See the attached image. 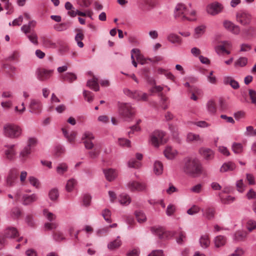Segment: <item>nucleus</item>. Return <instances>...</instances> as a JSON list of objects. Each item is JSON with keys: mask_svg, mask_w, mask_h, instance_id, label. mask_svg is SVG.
I'll list each match as a JSON object with an SVG mask.
<instances>
[{"mask_svg": "<svg viewBox=\"0 0 256 256\" xmlns=\"http://www.w3.org/2000/svg\"><path fill=\"white\" fill-rule=\"evenodd\" d=\"M83 95L86 100L89 102H92L94 100V96L90 92L84 90L83 91Z\"/></svg>", "mask_w": 256, "mask_h": 256, "instance_id": "052dcab7", "label": "nucleus"}, {"mask_svg": "<svg viewBox=\"0 0 256 256\" xmlns=\"http://www.w3.org/2000/svg\"><path fill=\"white\" fill-rule=\"evenodd\" d=\"M29 40L34 45H38V36L36 33L32 30V32L26 36Z\"/></svg>", "mask_w": 256, "mask_h": 256, "instance_id": "4c0bfd02", "label": "nucleus"}, {"mask_svg": "<svg viewBox=\"0 0 256 256\" xmlns=\"http://www.w3.org/2000/svg\"><path fill=\"white\" fill-rule=\"evenodd\" d=\"M140 250L139 248H134L128 251L127 256H139Z\"/></svg>", "mask_w": 256, "mask_h": 256, "instance_id": "774afa93", "label": "nucleus"}, {"mask_svg": "<svg viewBox=\"0 0 256 256\" xmlns=\"http://www.w3.org/2000/svg\"><path fill=\"white\" fill-rule=\"evenodd\" d=\"M104 172L106 179L110 182L114 180L118 174V172L112 168L104 170Z\"/></svg>", "mask_w": 256, "mask_h": 256, "instance_id": "4be33fe9", "label": "nucleus"}, {"mask_svg": "<svg viewBox=\"0 0 256 256\" xmlns=\"http://www.w3.org/2000/svg\"><path fill=\"white\" fill-rule=\"evenodd\" d=\"M223 24L226 29L233 34L236 35L240 34V26L235 24L229 20H225Z\"/></svg>", "mask_w": 256, "mask_h": 256, "instance_id": "f3484780", "label": "nucleus"}, {"mask_svg": "<svg viewBox=\"0 0 256 256\" xmlns=\"http://www.w3.org/2000/svg\"><path fill=\"white\" fill-rule=\"evenodd\" d=\"M4 157L6 159L12 160L16 154V150L15 144H7L4 146Z\"/></svg>", "mask_w": 256, "mask_h": 256, "instance_id": "4468645a", "label": "nucleus"}, {"mask_svg": "<svg viewBox=\"0 0 256 256\" xmlns=\"http://www.w3.org/2000/svg\"><path fill=\"white\" fill-rule=\"evenodd\" d=\"M152 232L162 240H168L174 236V232L166 230L164 228L160 226H155L151 228Z\"/></svg>", "mask_w": 256, "mask_h": 256, "instance_id": "20e7f679", "label": "nucleus"}, {"mask_svg": "<svg viewBox=\"0 0 256 256\" xmlns=\"http://www.w3.org/2000/svg\"><path fill=\"white\" fill-rule=\"evenodd\" d=\"M123 92L128 97L136 101L146 102L148 100V94L140 90H132L129 88H124Z\"/></svg>", "mask_w": 256, "mask_h": 256, "instance_id": "39448f33", "label": "nucleus"}, {"mask_svg": "<svg viewBox=\"0 0 256 256\" xmlns=\"http://www.w3.org/2000/svg\"><path fill=\"white\" fill-rule=\"evenodd\" d=\"M32 150L25 146L20 152L19 158L22 160L24 161L28 158V156L31 154Z\"/></svg>", "mask_w": 256, "mask_h": 256, "instance_id": "cd10ccee", "label": "nucleus"}, {"mask_svg": "<svg viewBox=\"0 0 256 256\" xmlns=\"http://www.w3.org/2000/svg\"><path fill=\"white\" fill-rule=\"evenodd\" d=\"M36 26V22L32 20L28 22V24H24L21 27V30L26 36L30 34L32 30L31 28H34Z\"/></svg>", "mask_w": 256, "mask_h": 256, "instance_id": "7c9ffc66", "label": "nucleus"}, {"mask_svg": "<svg viewBox=\"0 0 256 256\" xmlns=\"http://www.w3.org/2000/svg\"><path fill=\"white\" fill-rule=\"evenodd\" d=\"M68 170V166L65 162H61L58 164L56 167V172L59 175H63Z\"/></svg>", "mask_w": 256, "mask_h": 256, "instance_id": "72a5a7b5", "label": "nucleus"}, {"mask_svg": "<svg viewBox=\"0 0 256 256\" xmlns=\"http://www.w3.org/2000/svg\"><path fill=\"white\" fill-rule=\"evenodd\" d=\"M236 187L237 190L240 193H242L244 191L246 186L244 184L242 180H238L236 182Z\"/></svg>", "mask_w": 256, "mask_h": 256, "instance_id": "4d7b16f0", "label": "nucleus"}, {"mask_svg": "<svg viewBox=\"0 0 256 256\" xmlns=\"http://www.w3.org/2000/svg\"><path fill=\"white\" fill-rule=\"evenodd\" d=\"M246 228L249 232H252L256 229V221L250 219L246 223Z\"/></svg>", "mask_w": 256, "mask_h": 256, "instance_id": "de8ad7c7", "label": "nucleus"}, {"mask_svg": "<svg viewBox=\"0 0 256 256\" xmlns=\"http://www.w3.org/2000/svg\"><path fill=\"white\" fill-rule=\"evenodd\" d=\"M188 8L187 6L183 3L177 4V20L182 21H192L194 18H189L188 16Z\"/></svg>", "mask_w": 256, "mask_h": 256, "instance_id": "423d86ee", "label": "nucleus"}, {"mask_svg": "<svg viewBox=\"0 0 256 256\" xmlns=\"http://www.w3.org/2000/svg\"><path fill=\"white\" fill-rule=\"evenodd\" d=\"M218 151L224 156H230V152L228 148L224 146H219Z\"/></svg>", "mask_w": 256, "mask_h": 256, "instance_id": "0e129e2a", "label": "nucleus"}, {"mask_svg": "<svg viewBox=\"0 0 256 256\" xmlns=\"http://www.w3.org/2000/svg\"><path fill=\"white\" fill-rule=\"evenodd\" d=\"M84 35L82 34V32H78L76 35V36H75V40L78 46L80 48H82L84 46V44L82 42V40L84 39Z\"/></svg>", "mask_w": 256, "mask_h": 256, "instance_id": "09e8293b", "label": "nucleus"}, {"mask_svg": "<svg viewBox=\"0 0 256 256\" xmlns=\"http://www.w3.org/2000/svg\"><path fill=\"white\" fill-rule=\"evenodd\" d=\"M102 216L104 217L105 220L108 222H111L110 216H111V212L108 209H104L102 212Z\"/></svg>", "mask_w": 256, "mask_h": 256, "instance_id": "680f3d73", "label": "nucleus"}, {"mask_svg": "<svg viewBox=\"0 0 256 256\" xmlns=\"http://www.w3.org/2000/svg\"><path fill=\"white\" fill-rule=\"evenodd\" d=\"M118 112L124 119L130 120L134 116L135 109L130 103L118 102Z\"/></svg>", "mask_w": 256, "mask_h": 256, "instance_id": "7ed1b4c3", "label": "nucleus"}, {"mask_svg": "<svg viewBox=\"0 0 256 256\" xmlns=\"http://www.w3.org/2000/svg\"><path fill=\"white\" fill-rule=\"evenodd\" d=\"M236 18L238 22L243 26L250 24L251 22V15L244 11L239 12L236 14Z\"/></svg>", "mask_w": 256, "mask_h": 256, "instance_id": "f8f14e48", "label": "nucleus"}, {"mask_svg": "<svg viewBox=\"0 0 256 256\" xmlns=\"http://www.w3.org/2000/svg\"><path fill=\"white\" fill-rule=\"evenodd\" d=\"M28 106L30 112L33 114H39L41 112L42 104L39 100L31 99Z\"/></svg>", "mask_w": 256, "mask_h": 256, "instance_id": "dca6fc26", "label": "nucleus"}, {"mask_svg": "<svg viewBox=\"0 0 256 256\" xmlns=\"http://www.w3.org/2000/svg\"><path fill=\"white\" fill-rule=\"evenodd\" d=\"M236 168V164L232 162L228 161L222 164L220 169V172L224 173L234 171Z\"/></svg>", "mask_w": 256, "mask_h": 256, "instance_id": "a211bd4d", "label": "nucleus"}, {"mask_svg": "<svg viewBox=\"0 0 256 256\" xmlns=\"http://www.w3.org/2000/svg\"><path fill=\"white\" fill-rule=\"evenodd\" d=\"M38 143V140L35 137H28L27 140V144L26 146L29 147L30 149L34 147Z\"/></svg>", "mask_w": 256, "mask_h": 256, "instance_id": "3c124183", "label": "nucleus"}, {"mask_svg": "<svg viewBox=\"0 0 256 256\" xmlns=\"http://www.w3.org/2000/svg\"><path fill=\"white\" fill-rule=\"evenodd\" d=\"M200 155L206 160H212L214 157V152L208 148H201L199 150Z\"/></svg>", "mask_w": 256, "mask_h": 256, "instance_id": "6ab92c4d", "label": "nucleus"}, {"mask_svg": "<svg viewBox=\"0 0 256 256\" xmlns=\"http://www.w3.org/2000/svg\"><path fill=\"white\" fill-rule=\"evenodd\" d=\"M186 240V234L182 228L177 230V244H182Z\"/></svg>", "mask_w": 256, "mask_h": 256, "instance_id": "bb28decb", "label": "nucleus"}, {"mask_svg": "<svg viewBox=\"0 0 256 256\" xmlns=\"http://www.w3.org/2000/svg\"><path fill=\"white\" fill-rule=\"evenodd\" d=\"M94 139L93 134L90 132H85L82 136V140H83L86 148L91 150L94 147L92 140Z\"/></svg>", "mask_w": 256, "mask_h": 256, "instance_id": "ddd939ff", "label": "nucleus"}, {"mask_svg": "<svg viewBox=\"0 0 256 256\" xmlns=\"http://www.w3.org/2000/svg\"><path fill=\"white\" fill-rule=\"evenodd\" d=\"M59 196L58 190L56 188H52L48 192V198L52 201H56Z\"/></svg>", "mask_w": 256, "mask_h": 256, "instance_id": "ea45409f", "label": "nucleus"}, {"mask_svg": "<svg viewBox=\"0 0 256 256\" xmlns=\"http://www.w3.org/2000/svg\"><path fill=\"white\" fill-rule=\"evenodd\" d=\"M227 242V238L226 236L218 235L214 238V246L216 248H219L224 246Z\"/></svg>", "mask_w": 256, "mask_h": 256, "instance_id": "aec40b11", "label": "nucleus"}, {"mask_svg": "<svg viewBox=\"0 0 256 256\" xmlns=\"http://www.w3.org/2000/svg\"><path fill=\"white\" fill-rule=\"evenodd\" d=\"M248 64V58L246 57H240L234 62L236 67H244Z\"/></svg>", "mask_w": 256, "mask_h": 256, "instance_id": "a18cd8bd", "label": "nucleus"}, {"mask_svg": "<svg viewBox=\"0 0 256 256\" xmlns=\"http://www.w3.org/2000/svg\"><path fill=\"white\" fill-rule=\"evenodd\" d=\"M77 184L76 180L74 178H70L66 182V190L68 192H71L74 190Z\"/></svg>", "mask_w": 256, "mask_h": 256, "instance_id": "f704fd0d", "label": "nucleus"}, {"mask_svg": "<svg viewBox=\"0 0 256 256\" xmlns=\"http://www.w3.org/2000/svg\"><path fill=\"white\" fill-rule=\"evenodd\" d=\"M62 78L64 80L72 82L76 79V76L74 74L68 72L62 76Z\"/></svg>", "mask_w": 256, "mask_h": 256, "instance_id": "5fc2aeb1", "label": "nucleus"}, {"mask_svg": "<svg viewBox=\"0 0 256 256\" xmlns=\"http://www.w3.org/2000/svg\"><path fill=\"white\" fill-rule=\"evenodd\" d=\"M160 99L159 102L160 106L162 109L166 110L168 108V98L162 94L160 95Z\"/></svg>", "mask_w": 256, "mask_h": 256, "instance_id": "79ce46f5", "label": "nucleus"}, {"mask_svg": "<svg viewBox=\"0 0 256 256\" xmlns=\"http://www.w3.org/2000/svg\"><path fill=\"white\" fill-rule=\"evenodd\" d=\"M37 200L38 196L35 194H33L31 195L25 194L22 198V204L24 205H29L36 202Z\"/></svg>", "mask_w": 256, "mask_h": 256, "instance_id": "393cba45", "label": "nucleus"}, {"mask_svg": "<svg viewBox=\"0 0 256 256\" xmlns=\"http://www.w3.org/2000/svg\"><path fill=\"white\" fill-rule=\"evenodd\" d=\"M199 243L202 248H208L210 243L209 236L207 234L202 235L199 239Z\"/></svg>", "mask_w": 256, "mask_h": 256, "instance_id": "b1692460", "label": "nucleus"}, {"mask_svg": "<svg viewBox=\"0 0 256 256\" xmlns=\"http://www.w3.org/2000/svg\"><path fill=\"white\" fill-rule=\"evenodd\" d=\"M221 202L224 204H230L235 200V198L231 196H228L226 197L222 196L220 194Z\"/></svg>", "mask_w": 256, "mask_h": 256, "instance_id": "603ef678", "label": "nucleus"}, {"mask_svg": "<svg viewBox=\"0 0 256 256\" xmlns=\"http://www.w3.org/2000/svg\"><path fill=\"white\" fill-rule=\"evenodd\" d=\"M206 26L204 24H200L196 26L194 30L193 36L194 38L202 37L205 33Z\"/></svg>", "mask_w": 256, "mask_h": 256, "instance_id": "412c9836", "label": "nucleus"}, {"mask_svg": "<svg viewBox=\"0 0 256 256\" xmlns=\"http://www.w3.org/2000/svg\"><path fill=\"white\" fill-rule=\"evenodd\" d=\"M206 109L210 114H214L216 112V105L213 100H210L208 102Z\"/></svg>", "mask_w": 256, "mask_h": 256, "instance_id": "c03bdc74", "label": "nucleus"}, {"mask_svg": "<svg viewBox=\"0 0 256 256\" xmlns=\"http://www.w3.org/2000/svg\"><path fill=\"white\" fill-rule=\"evenodd\" d=\"M118 144L122 146L129 148L130 146V141L124 138H120L118 140Z\"/></svg>", "mask_w": 256, "mask_h": 256, "instance_id": "bf43d9fd", "label": "nucleus"}, {"mask_svg": "<svg viewBox=\"0 0 256 256\" xmlns=\"http://www.w3.org/2000/svg\"><path fill=\"white\" fill-rule=\"evenodd\" d=\"M246 232L237 231L233 235V240L236 242L244 241L246 238Z\"/></svg>", "mask_w": 256, "mask_h": 256, "instance_id": "2f4dec72", "label": "nucleus"}, {"mask_svg": "<svg viewBox=\"0 0 256 256\" xmlns=\"http://www.w3.org/2000/svg\"><path fill=\"white\" fill-rule=\"evenodd\" d=\"M154 171L156 174H161L163 172V166L162 163L158 160H156L154 163Z\"/></svg>", "mask_w": 256, "mask_h": 256, "instance_id": "c9c22d12", "label": "nucleus"}, {"mask_svg": "<svg viewBox=\"0 0 256 256\" xmlns=\"http://www.w3.org/2000/svg\"><path fill=\"white\" fill-rule=\"evenodd\" d=\"M69 26L68 24L66 22L57 24L54 25V28L57 31L61 32L68 29Z\"/></svg>", "mask_w": 256, "mask_h": 256, "instance_id": "864d4df0", "label": "nucleus"}, {"mask_svg": "<svg viewBox=\"0 0 256 256\" xmlns=\"http://www.w3.org/2000/svg\"><path fill=\"white\" fill-rule=\"evenodd\" d=\"M214 72L210 71L208 74L206 76L208 82L213 84H216L217 80L216 77L213 74Z\"/></svg>", "mask_w": 256, "mask_h": 256, "instance_id": "e2e57ef3", "label": "nucleus"}, {"mask_svg": "<svg viewBox=\"0 0 256 256\" xmlns=\"http://www.w3.org/2000/svg\"><path fill=\"white\" fill-rule=\"evenodd\" d=\"M233 152L236 154H240L243 152V146L240 143L234 142L232 146Z\"/></svg>", "mask_w": 256, "mask_h": 256, "instance_id": "58836bf2", "label": "nucleus"}, {"mask_svg": "<svg viewBox=\"0 0 256 256\" xmlns=\"http://www.w3.org/2000/svg\"><path fill=\"white\" fill-rule=\"evenodd\" d=\"M164 136L165 134L163 132L155 130L150 136V142L152 145L158 147L166 142Z\"/></svg>", "mask_w": 256, "mask_h": 256, "instance_id": "0eeeda50", "label": "nucleus"}, {"mask_svg": "<svg viewBox=\"0 0 256 256\" xmlns=\"http://www.w3.org/2000/svg\"><path fill=\"white\" fill-rule=\"evenodd\" d=\"M54 70L44 68H40L36 70V74L38 79L41 81L48 80L52 75Z\"/></svg>", "mask_w": 256, "mask_h": 256, "instance_id": "2eb2a0df", "label": "nucleus"}, {"mask_svg": "<svg viewBox=\"0 0 256 256\" xmlns=\"http://www.w3.org/2000/svg\"><path fill=\"white\" fill-rule=\"evenodd\" d=\"M122 242L120 240V237L118 236L115 240L108 244V248L110 250H114L120 248L122 245Z\"/></svg>", "mask_w": 256, "mask_h": 256, "instance_id": "c85d7f7f", "label": "nucleus"}, {"mask_svg": "<svg viewBox=\"0 0 256 256\" xmlns=\"http://www.w3.org/2000/svg\"><path fill=\"white\" fill-rule=\"evenodd\" d=\"M148 256H164V251L162 250H153Z\"/></svg>", "mask_w": 256, "mask_h": 256, "instance_id": "338daca9", "label": "nucleus"}, {"mask_svg": "<svg viewBox=\"0 0 256 256\" xmlns=\"http://www.w3.org/2000/svg\"><path fill=\"white\" fill-rule=\"evenodd\" d=\"M28 182H30V184L32 186H33L38 188L40 186V182L38 178H36L30 176L28 178Z\"/></svg>", "mask_w": 256, "mask_h": 256, "instance_id": "13d9d810", "label": "nucleus"}, {"mask_svg": "<svg viewBox=\"0 0 256 256\" xmlns=\"http://www.w3.org/2000/svg\"><path fill=\"white\" fill-rule=\"evenodd\" d=\"M176 150L170 146H168L164 151L165 156L170 160H172L175 158Z\"/></svg>", "mask_w": 256, "mask_h": 256, "instance_id": "c756f323", "label": "nucleus"}, {"mask_svg": "<svg viewBox=\"0 0 256 256\" xmlns=\"http://www.w3.org/2000/svg\"><path fill=\"white\" fill-rule=\"evenodd\" d=\"M18 170L16 168H12L10 170L4 178L6 185L8 186H13L17 180Z\"/></svg>", "mask_w": 256, "mask_h": 256, "instance_id": "6e6552de", "label": "nucleus"}, {"mask_svg": "<svg viewBox=\"0 0 256 256\" xmlns=\"http://www.w3.org/2000/svg\"><path fill=\"white\" fill-rule=\"evenodd\" d=\"M98 82V79L94 76L92 80L88 81L87 86L94 91H98L99 90V86Z\"/></svg>", "mask_w": 256, "mask_h": 256, "instance_id": "473e14b6", "label": "nucleus"}, {"mask_svg": "<svg viewBox=\"0 0 256 256\" xmlns=\"http://www.w3.org/2000/svg\"><path fill=\"white\" fill-rule=\"evenodd\" d=\"M4 236L7 238H13L18 236V232L16 228L10 226L4 230Z\"/></svg>", "mask_w": 256, "mask_h": 256, "instance_id": "5701e85b", "label": "nucleus"}, {"mask_svg": "<svg viewBox=\"0 0 256 256\" xmlns=\"http://www.w3.org/2000/svg\"><path fill=\"white\" fill-rule=\"evenodd\" d=\"M175 211V206L173 204H170L167 207L166 214L168 216H170L174 214Z\"/></svg>", "mask_w": 256, "mask_h": 256, "instance_id": "69168bd1", "label": "nucleus"}, {"mask_svg": "<svg viewBox=\"0 0 256 256\" xmlns=\"http://www.w3.org/2000/svg\"><path fill=\"white\" fill-rule=\"evenodd\" d=\"M146 184L143 182L130 180L126 184V188L132 192H142L146 189Z\"/></svg>", "mask_w": 256, "mask_h": 256, "instance_id": "9b49d317", "label": "nucleus"}, {"mask_svg": "<svg viewBox=\"0 0 256 256\" xmlns=\"http://www.w3.org/2000/svg\"><path fill=\"white\" fill-rule=\"evenodd\" d=\"M4 132L8 138L12 139H17L22 135V128L18 124H8L4 127Z\"/></svg>", "mask_w": 256, "mask_h": 256, "instance_id": "f03ea898", "label": "nucleus"}, {"mask_svg": "<svg viewBox=\"0 0 256 256\" xmlns=\"http://www.w3.org/2000/svg\"><path fill=\"white\" fill-rule=\"evenodd\" d=\"M186 140L188 142H202V140L198 134L190 132L187 135Z\"/></svg>", "mask_w": 256, "mask_h": 256, "instance_id": "e433bc0d", "label": "nucleus"}, {"mask_svg": "<svg viewBox=\"0 0 256 256\" xmlns=\"http://www.w3.org/2000/svg\"><path fill=\"white\" fill-rule=\"evenodd\" d=\"M214 210L212 208H206L204 211L203 214L208 219H211L214 216Z\"/></svg>", "mask_w": 256, "mask_h": 256, "instance_id": "6e6d98bb", "label": "nucleus"}, {"mask_svg": "<svg viewBox=\"0 0 256 256\" xmlns=\"http://www.w3.org/2000/svg\"><path fill=\"white\" fill-rule=\"evenodd\" d=\"M44 216L50 222H53L56 218V216L52 212H49L48 210H44ZM58 224L56 222H46L44 224V227L46 230H52L55 229L57 228Z\"/></svg>", "mask_w": 256, "mask_h": 256, "instance_id": "9d476101", "label": "nucleus"}, {"mask_svg": "<svg viewBox=\"0 0 256 256\" xmlns=\"http://www.w3.org/2000/svg\"><path fill=\"white\" fill-rule=\"evenodd\" d=\"M128 166L130 168H138L141 166V163L138 160L132 158L128 160Z\"/></svg>", "mask_w": 256, "mask_h": 256, "instance_id": "49530a36", "label": "nucleus"}, {"mask_svg": "<svg viewBox=\"0 0 256 256\" xmlns=\"http://www.w3.org/2000/svg\"><path fill=\"white\" fill-rule=\"evenodd\" d=\"M223 9L222 4L217 2L208 4L206 8V12L212 16L218 14L222 11Z\"/></svg>", "mask_w": 256, "mask_h": 256, "instance_id": "1a4fd4ad", "label": "nucleus"}, {"mask_svg": "<svg viewBox=\"0 0 256 256\" xmlns=\"http://www.w3.org/2000/svg\"><path fill=\"white\" fill-rule=\"evenodd\" d=\"M184 172L192 178L199 177L203 172V168L200 160L194 157L186 158L182 162Z\"/></svg>", "mask_w": 256, "mask_h": 256, "instance_id": "f257e3e1", "label": "nucleus"}, {"mask_svg": "<svg viewBox=\"0 0 256 256\" xmlns=\"http://www.w3.org/2000/svg\"><path fill=\"white\" fill-rule=\"evenodd\" d=\"M138 58L140 57V52L138 48H134L131 51V58L132 60V64L134 67L137 66V63L134 60V57Z\"/></svg>", "mask_w": 256, "mask_h": 256, "instance_id": "37998d69", "label": "nucleus"}, {"mask_svg": "<svg viewBox=\"0 0 256 256\" xmlns=\"http://www.w3.org/2000/svg\"><path fill=\"white\" fill-rule=\"evenodd\" d=\"M119 202L122 205H128L130 202V198L128 194H122L120 196Z\"/></svg>", "mask_w": 256, "mask_h": 256, "instance_id": "a19ab883", "label": "nucleus"}, {"mask_svg": "<svg viewBox=\"0 0 256 256\" xmlns=\"http://www.w3.org/2000/svg\"><path fill=\"white\" fill-rule=\"evenodd\" d=\"M135 215L138 222H143L146 220L145 214L142 211H136Z\"/></svg>", "mask_w": 256, "mask_h": 256, "instance_id": "8fccbe9b", "label": "nucleus"}, {"mask_svg": "<svg viewBox=\"0 0 256 256\" xmlns=\"http://www.w3.org/2000/svg\"><path fill=\"white\" fill-rule=\"evenodd\" d=\"M62 134L64 137L67 139L68 141L70 142H74L76 132H75L72 131L69 132L65 128H62Z\"/></svg>", "mask_w": 256, "mask_h": 256, "instance_id": "a878e982", "label": "nucleus"}]
</instances>
